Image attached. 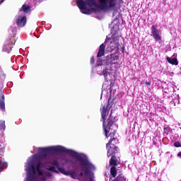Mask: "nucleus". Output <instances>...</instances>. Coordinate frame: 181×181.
<instances>
[{
  "label": "nucleus",
  "mask_w": 181,
  "mask_h": 181,
  "mask_svg": "<svg viewBox=\"0 0 181 181\" xmlns=\"http://www.w3.org/2000/svg\"><path fill=\"white\" fill-rule=\"evenodd\" d=\"M42 181H46V177H42L41 179Z\"/></svg>",
  "instance_id": "nucleus-34"
},
{
  "label": "nucleus",
  "mask_w": 181,
  "mask_h": 181,
  "mask_svg": "<svg viewBox=\"0 0 181 181\" xmlns=\"http://www.w3.org/2000/svg\"><path fill=\"white\" fill-rule=\"evenodd\" d=\"M97 66H101V64H98V62Z\"/></svg>",
  "instance_id": "nucleus-38"
},
{
  "label": "nucleus",
  "mask_w": 181,
  "mask_h": 181,
  "mask_svg": "<svg viewBox=\"0 0 181 181\" xmlns=\"http://www.w3.org/2000/svg\"><path fill=\"white\" fill-rule=\"evenodd\" d=\"M4 1H5V0H1V2L0 3V5H1V4H2Z\"/></svg>",
  "instance_id": "nucleus-37"
},
{
  "label": "nucleus",
  "mask_w": 181,
  "mask_h": 181,
  "mask_svg": "<svg viewBox=\"0 0 181 181\" xmlns=\"http://www.w3.org/2000/svg\"><path fill=\"white\" fill-rule=\"evenodd\" d=\"M145 84H146L147 86H151V82H146Z\"/></svg>",
  "instance_id": "nucleus-35"
},
{
  "label": "nucleus",
  "mask_w": 181,
  "mask_h": 181,
  "mask_svg": "<svg viewBox=\"0 0 181 181\" xmlns=\"http://www.w3.org/2000/svg\"><path fill=\"white\" fill-rule=\"evenodd\" d=\"M103 77L107 78L108 77V68H105L103 71Z\"/></svg>",
  "instance_id": "nucleus-24"
},
{
  "label": "nucleus",
  "mask_w": 181,
  "mask_h": 181,
  "mask_svg": "<svg viewBox=\"0 0 181 181\" xmlns=\"http://www.w3.org/2000/svg\"><path fill=\"white\" fill-rule=\"evenodd\" d=\"M83 176H84V173H83V172L80 173V174L78 175V180H81V177H83Z\"/></svg>",
  "instance_id": "nucleus-28"
},
{
  "label": "nucleus",
  "mask_w": 181,
  "mask_h": 181,
  "mask_svg": "<svg viewBox=\"0 0 181 181\" xmlns=\"http://www.w3.org/2000/svg\"><path fill=\"white\" fill-rule=\"evenodd\" d=\"M27 21L28 18L25 16L21 18H18L16 20V25L18 28H23V26L26 25Z\"/></svg>",
  "instance_id": "nucleus-10"
},
{
  "label": "nucleus",
  "mask_w": 181,
  "mask_h": 181,
  "mask_svg": "<svg viewBox=\"0 0 181 181\" xmlns=\"http://www.w3.org/2000/svg\"><path fill=\"white\" fill-rule=\"evenodd\" d=\"M46 176H47V177H51V176H52V173H50V172H47V173H46Z\"/></svg>",
  "instance_id": "nucleus-31"
},
{
  "label": "nucleus",
  "mask_w": 181,
  "mask_h": 181,
  "mask_svg": "<svg viewBox=\"0 0 181 181\" xmlns=\"http://www.w3.org/2000/svg\"><path fill=\"white\" fill-rule=\"evenodd\" d=\"M107 59H110V63H112V62H115V60H118V59H119V57H118V55L111 54L110 55L107 56Z\"/></svg>",
  "instance_id": "nucleus-17"
},
{
  "label": "nucleus",
  "mask_w": 181,
  "mask_h": 181,
  "mask_svg": "<svg viewBox=\"0 0 181 181\" xmlns=\"http://www.w3.org/2000/svg\"><path fill=\"white\" fill-rule=\"evenodd\" d=\"M118 46H119V42L117 43Z\"/></svg>",
  "instance_id": "nucleus-40"
},
{
  "label": "nucleus",
  "mask_w": 181,
  "mask_h": 181,
  "mask_svg": "<svg viewBox=\"0 0 181 181\" xmlns=\"http://www.w3.org/2000/svg\"><path fill=\"white\" fill-rule=\"evenodd\" d=\"M37 170V172L38 176H43V172L42 171V170L37 169V170Z\"/></svg>",
  "instance_id": "nucleus-27"
},
{
  "label": "nucleus",
  "mask_w": 181,
  "mask_h": 181,
  "mask_svg": "<svg viewBox=\"0 0 181 181\" xmlns=\"http://www.w3.org/2000/svg\"><path fill=\"white\" fill-rule=\"evenodd\" d=\"M39 153L37 155L38 158L41 160L47 159V156L51 153H68L70 156H74L77 160L81 162V168L83 170L84 175L87 176L90 173V169L91 168L92 164L88 161V159L80 156L78 153L74 150L67 149L62 146H51L45 148H40L38 149Z\"/></svg>",
  "instance_id": "nucleus-1"
},
{
  "label": "nucleus",
  "mask_w": 181,
  "mask_h": 181,
  "mask_svg": "<svg viewBox=\"0 0 181 181\" xmlns=\"http://www.w3.org/2000/svg\"><path fill=\"white\" fill-rule=\"evenodd\" d=\"M106 149L107 151V158H110V156H115V155L119 152V148L117 146H106Z\"/></svg>",
  "instance_id": "nucleus-7"
},
{
  "label": "nucleus",
  "mask_w": 181,
  "mask_h": 181,
  "mask_svg": "<svg viewBox=\"0 0 181 181\" xmlns=\"http://www.w3.org/2000/svg\"><path fill=\"white\" fill-rule=\"evenodd\" d=\"M115 180L117 181H127V177H125L123 173H120L116 177Z\"/></svg>",
  "instance_id": "nucleus-19"
},
{
  "label": "nucleus",
  "mask_w": 181,
  "mask_h": 181,
  "mask_svg": "<svg viewBox=\"0 0 181 181\" xmlns=\"http://www.w3.org/2000/svg\"><path fill=\"white\" fill-rule=\"evenodd\" d=\"M99 5L97 4L95 0H76V5L79 8L81 12L85 15H91L93 12H97L99 9L105 11L107 9H111V8H115L117 6V0H98Z\"/></svg>",
  "instance_id": "nucleus-3"
},
{
  "label": "nucleus",
  "mask_w": 181,
  "mask_h": 181,
  "mask_svg": "<svg viewBox=\"0 0 181 181\" xmlns=\"http://www.w3.org/2000/svg\"><path fill=\"white\" fill-rule=\"evenodd\" d=\"M174 146H175V148H180L181 147L180 142L176 141L175 143H174Z\"/></svg>",
  "instance_id": "nucleus-26"
},
{
  "label": "nucleus",
  "mask_w": 181,
  "mask_h": 181,
  "mask_svg": "<svg viewBox=\"0 0 181 181\" xmlns=\"http://www.w3.org/2000/svg\"><path fill=\"white\" fill-rule=\"evenodd\" d=\"M99 5L97 4L95 0H76V5L79 8L81 12L85 15H91L93 12H97L99 9L105 11L107 9H111V8H115L117 6V0H98Z\"/></svg>",
  "instance_id": "nucleus-2"
},
{
  "label": "nucleus",
  "mask_w": 181,
  "mask_h": 181,
  "mask_svg": "<svg viewBox=\"0 0 181 181\" xmlns=\"http://www.w3.org/2000/svg\"><path fill=\"white\" fill-rule=\"evenodd\" d=\"M4 149L5 148L4 147H0V153L4 152Z\"/></svg>",
  "instance_id": "nucleus-32"
},
{
  "label": "nucleus",
  "mask_w": 181,
  "mask_h": 181,
  "mask_svg": "<svg viewBox=\"0 0 181 181\" xmlns=\"http://www.w3.org/2000/svg\"><path fill=\"white\" fill-rule=\"evenodd\" d=\"M69 176H71L72 179H77L78 180V175L76 170H69Z\"/></svg>",
  "instance_id": "nucleus-20"
},
{
  "label": "nucleus",
  "mask_w": 181,
  "mask_h": 181,
  "mask_svg": "<svg viewBox=\"0 0 181 181\" xmlns=\"http://www.w3.org/2000/svg\"><path fill=\"white\" fill-rule=\"evenodd\" d=\"M51 165H52L53 166H56L57 168H59V161L54 160L52 163Z\"/></svg>",
  "instance_id": "nucleus-25"
},
{
  "label": "nucleus",
  "mask_w": 181,
  "mask_h": 181,
  "mask_svg": "<svg viewBox=\"0 0 181 181\" xmlns=\"http://www.w3.org/2000/svg\"><path fill=\"white\" fill-rule=\"evenodd\" d=\"M105 44L102 43L100 45L97 57H103V56H105Z\"/></svg>",
  "instance_id": "nucleus-12"
},
{
  "label": "nucleus",
  "mask_w": 181,
  "mask_h": 181,
  "mask_svg": "<svg viewBox=\"0 0 181 181\" xmlns=\"http://www.w3.org/2000/svg\"><path fill=\"white\" fill-rule=\"evenodd\" d=\"M47 169V170H50L51 172H54V173H59L57 170H56V168H54V165H50Z\"/></svg>",
  "instance_id": "nucleus-23"
},
{
  "label": "nucleus",
  "mask_w": 181,
  "mask_h": 181,
  "mask_svg": "<svg viewBox=\"0 0 181 181\" xmlns=\"http://www.w3.org/2000/svg\"><path fill=\"white\" fill-rule=\"evenodd\" d=\"M122 49H123V50L125 49V47L123 45V47H122Z\"/></svg>",
  "instance_id": "nucleus-39"
},
{
  "label": "nucleus",
  "mask_w": 181,
  "mask_h": 181,
  "mask_svg": "<svg viewBox=\"0 0 181 181\" xmlns=\"http://www.w3.org/2000/svg\"><path fill=\"white\" fill-rule=\"evenodd\" d=\"M89 180H90V181H94V180L93 179V177H90V178H89Z\"/></svg>",
  "instance_id": "nucleus-36"
},
{
  "label": "nucleus",
  "mask_w": 181,
  "mask_h": 181,
  "mask_svg": "<svg viewBox=\"0 0 181 181\" xmlns=\"http://www.w3.org/2000/svg\"><path fill=\"white\" fill-rule=\"evenodd\" d=\"M0 73L2 74V71H0Z\"/></svg>",
  "instance_id": "nucleus-41"
},
{
  "label": "nucleus",
  "mask_w": 181,
  "mask_h": 181,
  "mask_svg": "<svg viewBox=\"0 0 181 181\" xmlns=\"http://www.w3.org/2000/svg\"><path fill=\"white\" fill-rule=\"evenodd\" d=\"M5 121L4 120H0V135L1 136H4V132H5Z\"/></svg>",
  "instance_id": "nucleus-15"
},
{
  "label": "nucleus",
  "mask_w": 181,
  "mask_h": 181,
  "mask_svg": "<svg viewBox=\"0 0 181 181\" xmlns=\"http://www.w3.org/2000/svg\"><path fill=\"white\" fill-rule=\"evenodd\" d=\"M167 61L170 64H173L174 66H177V64H179V62H177V58L170 59V57H167Z\"/></svg>",
  "instance_id": "nucleus-16"
},
{
  "label": "nucleus",
  "mask_w": 181,
  "mask_h": 181,
  "mask_svg": "<svg viewBox=\"0 0 181 181\" xmlns=\"http://www.w3.org/2000/svg\"><path fill=\"white\" fill-rule=\"evenodd\" d=\"M110 175L113 177H117V166H112L110 168Z\"/></svg>",
  "instance_id": "nucleus-18"
},
{
  "label": "nucleus",
  "mask_w": 181,
  "mask_h": 181,
  "mask_svg": "<svg viewBox=\"0 0 181 181\" xmlns=\"http://www.w3.org/2000/svg\"><path fill=\"white\" fill-rule=\"evenodd\" d=\"M20 12H23L24 13H29V12H30V6L23 4L20 9Z\"/></svg>",
  "instance_id": "nucleus-14"
},
{
  "label": "nucleus",
  "mask_w": 181,
  "mask_h": 181,
  "mask_svg": "<svg viewBox=\"0 0 181 181\" xmlns=\"http://www.w3.org/2000/svg\"><path fill=\"white\" fill-rule=\"evenodd\" d=\"M95 60L94 59V57H91L90 58V64H94Z\"/></svg>",
  "instance_id": "nucleus-30"
},
{
  "label": "nucleus",
  "mask_w": 181,
  "mask_h": 181,
  "mask_svg": "<svg viewBox=\"0 0 181 181\" xmlns=\"http://www.w3.org/2000/svg\"><path fill=\"white\" fill-rule=\"evenodd\" d=\"M58 170L60 172V173H62V175H64L65 176H69V173L70 170H66L64 168L58 167Z\"/></svg>",
  "instance_id": "nucleus-21"
},
{
  "label": "nucleus",
  "mask_w": 181,
  "mask_h": 181,
  "mask_svg": "<svg viewBox=\"0 0 181 181\" xmlns=\"http://www.w3.org/2000/svg\"><path fill=\"white\" fill-rule=\"evenodd\" d=\"M6 168H8V163L0 160V172H2L4 169H6Z\"/></svg>",
  "instance_id": "nucleus-22"
},
{
  "label": "nucleus",
  "mask_w": 181,
  "mask_h": 181,
  "mask_svg": "<svg viewBox=\"0 0 181 181\" xmlns=\"http://www.w3.org/2000/svg\"><path fill=\"white\" fill-rule=\"evenodd\" d=\"M114 124H115V121H114V119H112V111H111L109 118L107 119V124H103V128L106 138H110V136L111 137L110 131L112 129V127L114 125Z\"/></svg>",
  "instance_id": "nucleus-4"
},
{
  "label": "nucleus",
  "mask_w": 181,
  "mask_h": 181,
  "mask_svg": "<svg viewBox=\"0 0 181 181\" xmlns=\"http://www.w3.org/2000/svg\"><path fill=\"white\" fill-rule=\"evenodd\" d=\"M117 134V130H114L113 132H110V139L106 144V146H116L118 144V137L115 136Z\"/></svg>",
  "instance_id": "nucleus-8"
},
{
  "label": "nucleus",
  "mask_w": 181,
  "mask_h": 181,
  "mask_svg": "<svg viewBox=\"0 0 181 181\" xmlns=\"http://www.w3.org/2000/svg\"><path fill=\"white\" fill-rule=\"evenodd\" d=\"M3 76L5 77V74H3Z\"/></svg>",
  "instance_id": "nucleus-42"
},
{
  "label": "nucleus",
  "mask_w": 181,
  "mask_h": 181,
  "mask_svg": "<svg viewBox=\"0 0 181 181\" xmlns=\"http://www.w3.org/2000/svg\"><path fill=\"white\" fill-rule=\"evenodd\" d=\"M0 110L5 111V95L4 90H0Z\"/></svg>",
  "instance_id": "nucleus-11"
},
{
  "label": "nucleus",
  "mask_w": 181,
  "mask_h": 181,
  "mask_svg": "<svg viewBox=\"0 0 181 181\" xmlns=\"http://www.w3.org/2000/svg\"><path fill=\"white\" fill-rule=\"evenodd\" d=\"M40 166H42V163L39 162L36 166L35 164H31L28 166V181H33L36 177H35V175H36V170L40 169Z\"/></svg>",
  "instance_id": "nucleus-6"
},
{
  "label": "nucleus",
  "mask_w": 181,
  "mask_h": 181,
  "mask_svg": "<svg viewBox=\"0 0 181 181\" xmlns=\"http://www.w3.org/2000/svg\"><path fill=\"white\" fill-rule=\"evenodd\" d=\"M178 158H181V151L177 153Z\"/></svg>",
  "instance_id": "nucleus-33"
},
{
  "label": "nucleus",
  "mask_w": 181,
  "mask_h": 181,
  "mask_svg": "<svg viewBox=\"0 0 181 181\" xmlns=\"http://www.w3.org/2000/svg\"><path fill=\"white\" fill-rule=\"evenodd\" d=\"M151 33L155 40L162 42V37L159 35V30L156 28L155 25L151 26Z\"/></svg>",
  "instance_id": "nucleus-9"
},
{
  "label": "nucleus",
  "mask_w": 181,
  "mask_h": 181,
  "mask_svg": "<svg viewBox=\"0 0 181 181\" xmlns=\"http://www.w3.org/2000/svg\"><path fill=\"white\" fill-rule=\"evenodd\" d=\"M111 158L109 161V165L110 166H117L118 165V160L117 159V156H110Z\"/></svg>",
  "instance_id": "nucleus-13"
},
{
  "label": "nucleus",
  "mask_w": 181,
  "mask_h": 181,
  "mask_svg": "<svg viewBox=\"0 0 181 181\" xmlns=\"http://www.w3.org/2000/svg\"><path fill=\"white\" fill-rule=\"evenodd\" d=\"M110 110H111V106H110V100L107 101L106 105H101L100 108V115H101V119L103 122V124H107V117H108L110 114Z\"/></svg>",
  "instance_id": "nucleus-5"
},
{
  "label": "nucleus",
  "mask_w": 181,
  "mask_h": 181,
  "mask_svg": "<svg viewBox=\"0 0 181 181\" xmlns=\"http://www.w3.org/2000/svg\"><path fill=\"white\" fill-rule=\"evenodd\" d=\"M169 128L168 127H165L164 128V134H166L167 135L169 134Z\"/></svg>",
  "instance_id": "nucleus-29"
}]
</instances>
